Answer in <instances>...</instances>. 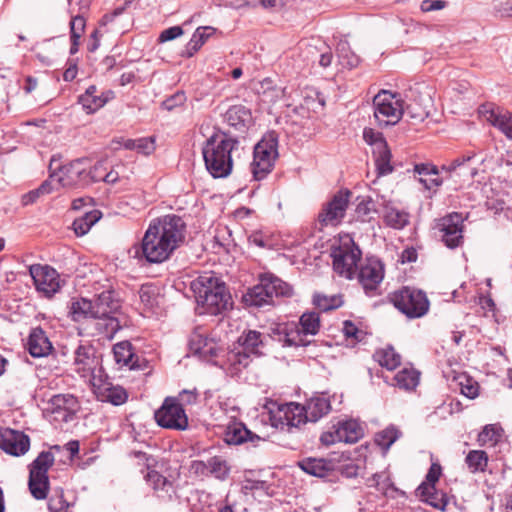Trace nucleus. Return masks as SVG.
<instances>
[{
	"label": "nucleus",
	"mask_w": 512,
	"mask_h": 512,
	"mask_svg": "<svg viewBox=\"0 0 512 512\" xmlns=\"http://www.w3.org/2000/svg\"><path fill=\"white\" fill-rule=\"evenodd\" d=\"M320 441L325 446H330L337 442H343L340 433L338 434V427L334 431L323 432L320 436Z\"/></svg>",
	"instance_id": "0e129e2a"
},
{
	"label": "nucleus",
	"mask_w": 512,
	"mask_h": 512,
	"mask_svg": "<svg viewBox=\"0 0 512 512\" xmlns=\"http://www.w3.org/2000/svg\"><path fill=\"white\" fill-rule=\"evenodd\" d=\"M414 172L417 174L418 180L425 189L432 190L438 188L442 184V179L439 177L438 169L435 165L430 163H420L414 166Z\"/></svg>",
	"instance_id": "bb28decb"
},
{
	"label": "nucleus",
	"mask_w": 512,
	"mask_h": 512,
	"mask_svg": "<svg viewBox=\"0 0 512 512\" xmlns=\"http://www.w3.org/2000/svg\"><path fill=\"white\" fill-rule=\"evenodd\" d=\"M351 191L341 189L322 208L318 220L322 226L338 225L346 214L350 202Z\"/></svg>",
	"instance_id": "4468645a"
},
{
	"label": "nucleus",
	"mask_w": 512,
	"mask_h": 512,
	"mask_svg": "<svg viewBox=\"0 0 512 512\" xmlns=\"http://www.w3.org/2000/svg\"><path fill=\"white\" fill-rule=\"evenodd\" d=\"M473 157L470 155H463L460 157H457L456 159L452 160L448 164H445L442 166V169L452 173L457 172L459 170L458 175H464L469 174L471 177L473 176V168H470L468 166V163L471 161Z\"/></svg>",
	"instance_id": "c03bdc74"
},
{
	"label": "nucleus",
	"mask_w": 512,
	"mask_h": 512,
	"mask_svg": "<svg viewBox=\"0 0 512 512\" xmlns=\"http://www.w3.org/2000/svg\"><path fill=\"white\" fill-rule=\"evenodd\" d=\"M344 50V44H342L340 49L341 53L339 55L341 64L349 69L357 67L360 63V58L352 52L349 54H343Z\"/></svg>",
	"instance_id": "13d9d810"
},
{
	"label": "nucleus",
	"mask_w": 512,
	"mask_h": 512,
	"mask_svg": "<svg viewBox=\"0 0 512 512\" xmlns=\"http://www.w3.org/2000/svg\"><path fill=\"white\" fill-rule=\"evenodd\" d=\"M87 164L88 160L86 158H79L58 167L60 172L59 184L67 188L87 186Z\"/></svg>",
	"instance_id": "2eb2a0df"
},
{
	"label": "nucleus",
	"mask_w": 512,
	"mask_h": 512,
	"mask_svg": "<svg viewBox=\"0 0 512 512\" xmlns=\"http://www.w3.org/2000/svg\"><path fill=\"white\" fill-rule=\"evenodd\" d=\"M156 423L165 429L184 431L188 428V416L176 397H166L155 411Z\"/></svg>",
	"instance_id": "9b49d317"
},
{
	"label": "nucleus",
	"mask_w": 512,
	"mask_h": 512,
	"mask_svg": "<svg viewBox=\"0 0 512 512\" xmlns=\"http://www.w3.org/2000/svg\"><path fill=\"white\" fill-rule=\"evenodd\" d=\"M442 475V467L438 462H433L426 474V480L420 485H431L436 486L439 478Z\"/></svg>",
	"instance_id": "4d7b16f0"
},
{
	"label": "nucleus",
	"mask_w": 512,
	"mask_h": 512,
	"mask_svg": "<svg viewBox=\"0 0 512 512\" xmlns=\"http://www.w3.org/2000/svg\"><path fill=\"white\" fill-rule=\"evenodd\" d=\"M270 336L283 347L307 346L310 341L302 337L299 327L295 323H281L271 328Z\"/></svg>",
	"instance_id": "6ab92c4d"
},
{
	"label": "nucleus",
	"mask_w": 512,
	"mask_h": 512,
	"mask_svg": "<svg viewBox=\"0 0 512 512\" xmlns=\"http://www.w3.org/2000/svg\"><path fill=\"white\" fill-rule=\"evenodd\" d=\"M362 252L352 239L342 242L331 251L334 271L347 279H352L356 273Z\"/></svg>",
	"instance_id": "ddd939ff"
},
{
	"label": "nucleus",
	"mask_w": 512,
	"mask_h": 512,
	"mask_svg": "<svg viewBox=\"0 0 512 512\" xmlns=\"http://www.w3.org/2000/svg\"><path fill=\"white\" fill-rule=\"evenodd\" d=\"M383 219L388 227L400 230L409 224V213L394 206L386 205Z\"/></svg>",
	"instance_id": "7c9ffc66"
},
{
	"label": "nucleus",
	"mask_w": 512,
	"mask_h": 512,
	"mask_svg": "<svg viewBox=\"0 0 512 512\" xmlns=\"http://www.w3.org/2000/svg\"><path fill=\"white\" fill-rule=\"evenodd\" d=\"M136 150L144 155H149L155 150L153 138L137 139Z\"/></svg>",
	"instance_id": "e2e57ef3"
},
{
	"label": "nucleus",
	"mask_w": 512,
	"mask_h": 512,
	"mask_svg": "<svg viewBox=\"0 0 512 512\" xmlns=\"http://www.w3.org/2000/svg\"><path fill=\"white\" fill-rule=\"evenodd\" d=\"M447 5V2L444 0H423L421 2V10L423 12H431L436 10H441L445 8Z\"/></svg>",
	"instance_id": "69168bd1"
},
{
	"label": "nucleus",
	"mask_w": 512,
	"mask_h": 512,
	"mask_svg": "<svg viewBox=\"0 0 512 512\" xmlns=\"http://www.w3.org/2000/svg\"><path fill=\"white\" fill-rule=\"evenodd\" d=\"M357 218L365 222L371 219V214L375 212V205L370 197H363L355 209Z\"/></svg>",
	"instance_id": "09e8293b"
},
{
	"label": "nucleus",
	"mask_w": 512,
	"mask_h": 512,
	"mask_svg": "<svg viewBox=\"0 0 512 512\" xmlns=\"http://www.w3.org/2000/svg\"><path fill=\"white\" fill-rule=\"evenodd\" d=\"M331 411V402L324 393H316L304 404L295 402L278 406L277 411H271L270 420L278 429L291 432L307 422L315 423Z\"/></svg>",
	"instance_id": "7ed1b4c3"
},
{
	"label": "nucleus",
	"mask_w": 512,
	"mask_h": 512,
	"mask_svg": "<svg viewBox=\"0 0 512 512\" xmlns=\"http://www.w3.org/2000/svg\"><path fill=\"white\" fill-rule=\"evenodd\" d=\"M139 297L147 308H153L157 303L156 289L152 285H142L139 289Z\"/></svg>",
	"instance_id": "603ef678"
},
{
	"label": "nucleus",
	"mask_w": 512,
	"mask_h": 512,
	"mask_svg": "<svg viewBox=\"0 0 512 512\" xmlns=\"http://www.w3.org/2000/svg\"><path fill=\"white\" fill-rule=\"evenodd\" d=\"M420 373L414 368H403L394 377L396 385L404 390H414L419 384Z\"/></svg>",
	"instance_id": "e433bc0d"
},
{
	"label": "nucleus",
	"mask_w": 512,
	"mask_h": 512,
	"mask_svg": "<svg viewBox=\"0 0 512 512\" xmlns=\"http://www.w3.org/2000/svg\"><path fill=\"white\" fill-rule=\"evenodd\" d=\"M98 396L101 401L109 402L116 406L125 403L128 398L127 392L123 387L111 384H105L100 387Z\"/></svg>",
	"instance_id": "2f4dec72"
},
{
	"label": "nucleus",
	"mask_w": 512,
	"mask_h": 512,
	"mask_svg": "<svg viewBox=\"0 0 512 512\" xmlns=\"http://www.w3.org/2000/svg\"><path fill=\"white\" fill-rule=\"evenodd\" d=\"M55 462L51 451H42L28 466V488L37 500L46 499L50 490L48 471Z\"/></svg>",
	"instance_id": "1a4fd4ad"
},
{
	"label": "nucleus",
	"mask_w": 512,
	"mask_h": 512,
	"mask_svg": "<svg viewBox=\"0 0 512 512\" xmlns=\"http://www.w3.org/2000/svg\"><path fill=\"white\" fill-rule=\"evenodd\" d=\"M184 33L182 27L180 26H172L165 30H163L158 38V41L161 43L171 41L181 36Z\"/></svg>",
	"instance_id": "bf43d9fd"
},
{
	"label": "nucleus",
	"mask_w": 512,
	"mask_h": 512,
	"mask_svg": "<svg viewBox=\"0 0 512 512\" xmlns=\"http://www.w3.org/2000/svg\"><path fill=\"white\" fill-rule=\"evenodd\" d=\"M99 210H91L84 213L83 216L76 218L72 227L77 236H83L91 229V227L101 218Z\"/></svg>",
	"instance_id": "f704fd0d"
},
{
	"label": "nucleus",
	"mask_w": 512,
	"mask_h": 512,
	"mask_svg": "<svg viewBox=\"0 0 512 512\" xmlns=\"http://www.w3.org/2000/svg\"><path fill=\"white\" fill-rule=\"evenodd\" d=\"M292 287L281 279L269 275L262 276L258 284L249 288L242 296V301L247 307L260 308L274 304V297H290Z\"/></svg>",
	"instance_id": "423d86ee"
},
{
	"label": "nucleus",
	"mask_w": 512,
	"mask_h": 512,
	"mask_svg": "<svg viewBox=\"0 0 512 512\" xmlns=\"http://www.w3.org/2000/svg\"><path fill=\"white\" fill-rule=\"evenodd\" d=\"M186 223L182 217L167 214L153 219L146 230L141 249L150 263H162L185 241Z\"/></svg>",
	"instance_id": "f257e3e1"
},
{
	"label": "nucleus",
	"mask_w": 512,
	"mask_h": 512,
	"mask_svg": "<svg viewBox=\"0 0 512 512\" xmlns=\"http://www.w3.org/2000/svg\"><path fill=\"white\" fill-rule=\"evenodd\" d=\"M70 504L65 500L63 492L51 497L48 501L50 512H67Z\"/></svg>",
	"instance_id": "5fc2aeb1"
},
{
	"label": "nucleus",
	"mask_w": 512,
	"mask_h": 512,
	"mask_svg": "<svg viewBox=\"0 0 512 512\" xmlns=\"http://www.w3.org/2000/svg\"><path fill=\"white\" fill-rule=\"evenodd\" d=\"M27 348L32 357L40 358L47 356L53 347L45 331L37 327L32 329L29 334Z\"/></svg>",
	"instance_id": "5701e85b"
},
{
	"label": "nucleus",
	"mask_w": 512,
	"mask_h": 512,
	"mask_svg": "<svg viewBox=\"0 0 512 512\" xmlns=\"http://www.w3.org/2000/svg\"><path fill=\"white\" fill-rule=\"evenodd\" d=\"M105 171L106 168L104 167L103 162H97L90 169L87 168V186L91 183L103 181Z\"/></svg>",
	"instance_id": "6e6d98bb"
},
{
	"label": "nucleus",
	"mask_w": 512,
	"mask_h": 512,
	"mask_svg": "<svg viewBox=\"0 0 512 512\" xmlns=\"http://www.w3.org/2000/svg\"><path fill=\"white\" fill-rule=\"evenodd\" d=\"M106 102L107 99L99 95H94L89 98H79V103L88 114L96 112L102 108Z\"/></svg>",
	"instance_id": "3c124183"
},
{
	"label": "nucleus",
	"mask_w": 512,
	"mask_h": 512,
	"mask_svg": "<svg viewBox=\"0 0 512 512\" xmlns=\"http://www.w3.org/2000/svg\"><path fill=\"white\" fill-rule=\"evenodd\" d=\"M29 272L37 290L45 293L47 296H52L59 290V275L54 268L48 265L34 264L30 266Z\"/></svg>",
	"instance_id": "a211bd4d"
},
{
	"label": "nucleus",
	"mask_w": 512,
	"mask_h": 512,
	"mask_svg": "<svg viewBox=\"0 0 512 512\" xmlns=\"http://www.w3.org/2000/svg\"><path fill=\"white\" fill-rule=\"evenodd\" d=\"M199 314L219 315L232 305L231 295L223 282L212 276H201L191 283Z\"/></svg>",
	"instance_id": "39448f33"
},
{
	"label": "nucleus",
	"mask_w": 512,
	"mask_h": 512,
	"mask_svg": "<svg viewBox=\"0 0 512 512\" xmlns=\"http://www.w3.org/2000/svg\"><path fill=\"white\" fill-rule=\"evenodd\" d=\"M113 353L118 364L128 366L130 369H139V357L133 352V346L129 341H121L114 345Z\"/></svg>",
	"instance_id": "cd10ccee"
},
{
	"label": "nucleus",
	"mask_w": 512,
	"mask_h": 512,
	"mask_svg": "<svg viewBox=\"0 0 512 512\" xmlns=\"http://www.w3.org/2000/svg\"><path fill=\"white\" fill-rule=\"evenodd\" d=\"M389 300L401 313L410 319L420 318L429 310V300L422 290L404 286L389 294Z\"/></svg>",
	"instance_id": "6e6552de"
},
{
	"label": "nucleus",
	"mask_w": 512,
	"mask_h": 512,
	"mask_svg": "<svg viewBox=\"0 0 512 512\" xmlns=\"http://www.w3.org/2000/svg\"><path fill=\"white\" fill-rule=\"evenodd\" d=\"M120 309L121 302L117 293L108 289L95 295L92 299L81 298L73 301L70 306V314L76 322L91 319L95 329L93 335L111 340L121 328L117 317Z\"/></svg>",
	"instance_id": "f03ea898"
},
{
	"label": "nucleus",
	"mask_w": 512,
	"mask_h": 512,
	"mask_svg": "<svg viewBox=\"0 0 512 512\" xmlns=\"http://www.w3.org/2000/svg\"><path fill=\"white\" fill-rule=\"evenodd\" d=\"M277 157L278 135L275 131H270L254 147L253 161L250 164L253 178L257 181L264 179L272 171Z\"/></svg>",
	"instance_id": "0eeeda50"
},
{
	"label": "nucleus",
	"mask_w": 512,
	"mask_h": 512,
	"mask_svg": "<svg viewBox=\"0 0 512 512\" xmlns=\"http://www.w3.org/2000/svg\"><path fill=\"white\" fill-rule=\"evenodd\" d=\"M239 347L248 354L260 356L259 347L262 345L261 333L255 330H249L243 333L238 339Z\"/></svg>",
	"instance_id": "c9c22d12"
},
{
	"label": "nucleus",
	"mask_w": 512,
	"mask_h": 512,
	"mask_svg": "<svg viewBox=\"0 0 512 512\" xmlns=\"http://www.w3.org/2000/svg\"><path fill=\"white\" fill-rule=\"evenodd\" d=\"M145 479L147 483L152 487V489L158 493V496H161L160 493H164L170 497L169 492L172 489L173 484L158 471H148Z\"/></svg>",
	"instance_id": "a19ab883"
},
{
	"label": "nucleus",
	"mask_w": 512,
	"mask_h": 512,
	"mask_svg": "<svg viewBox=\"0 0 512 512\" xmlns=\"http://www.w3.org/2000/svg\"><path fill=\"white\" fill-rule=\"evenodd\" d=\"M96 353V348L91 344H81L75 350L74 365L82 377L92 374L97 367L99 361Z\"/></svg>",
	"instance_id": "aec40b11"
},
{
	"label": "nucleus",
	"mask_w": 512,
	"mask_h": 512,
	"mask_svg": "<svg viewBox=\"0 0 512 512\" xmlns=\"http://www.w3.org/2000/svg\"><path fill=\"white\" fill-rule=\"evenodd\" d=\"M363 139L367 144L374 147L373 150H378V148H384V146L388 145L383 134L381 132H376L372 128L364 129Z\"/></svg>",
	"instance_id": "8fccbe9b"
},
{
	"label": "nucleus",
	"mask_w": 512,
	"mask_h": 512,
	"mask_svg": "<svg viewBox=\"0 0 512 512\" xmlns=\"http://www.w3.org/2000/svg\"><path fill=\"white\" fill-rule=\"evenodd\" d=\"M190 471L199 477H209L208 459L194 460L191 462Z\"/></svg>",
	"instance_id": "680f3d73"
},
{
	"label": "nucleus",
	"mask_w": 512,
	"mask_h": 512,
	"mask_svg": "<svg viewBox=\"0 0 512 512\" xmlns=\"http://www.w3.org/2000/svg\"><path fill=\"white\" fill-rule=\"evenodd\" d=\"M374 117L380 126L395 125L402 118L404 100L400 94L381 90L373 98Z\"/></svg>",
	"instance_id": "9d476101"
},
{
	"label": "nucleus",
	"mask_w": 512,
	"mask_h": 512,
	"mask_svg": "<svg viewBox=\"0 0 512 512\" xmlns=\"http://www.w3.org/2000/svg\"><path fill=\"white\" fill-rule=\"evenodd\" d=\"M459 212H451L439 218L434 228L441 234V241L449 249H456L464 243V221L467 219Z\"/></svg>",
	"instance_id": "f8f14e48"
},
{
	"label": "nucleus",
	"mask_w": 512,
	"mask_h": 512,
	"mask_svg": "<svg viewBox=\"0 0 512 512\" xmlns=\"http://www.w3.org/2000/svg\"><path fill=\"white\" fill-rule=\"evenodd\" d=\"M481 111H491L488 120L491 124L497 127L507 138L512 140V114L509 112H495L499 109L491 108L490 106H483Z\"/></svg>",
	"instance_id": "c85d7f7f"
},
{
	"label": "nucleus",
	"mask_w": 512,
	"mask_h": 512,
	"mask_svg": "<svg viewBox=\"0 0 512 512\" xmlns=\"http://www.w3.org/2000/svg\"><path fill=\"white\" fill-rule=\"evenodd\" d=\"M227 361L230 366L233 367L234 371H240L242 368H246L249 365L250 354L239 347V349L232 350L228 353Z\"/></svg>",
	"instance_id": "a18cd8bd"
},
{
	"label": "nucleus",
	"mask_w": 512,
	"mask_h": 512,
	"mask_svg": "<svg viewBox=\"0 0 512 512\" xmlns=\"http://www.w3.org/2000/svg\"><path fill=\"white\" fill-rule=\"evenodd\" d=\"M189 348L194 354L206 357L216 356V348L201 334L193 333L189 340Z\"/></svg>",
	"instance_id": "4c0bfd02"
},
{
	"label": "nucleus",
	"mask_w": 512,
	"mask_h": 512,
	"mask_svg": "<svg viewBox=\"0 0 512 512\" xmlns=\"http://www.w3.org/2000/svg\"><path fill=\"white\" fill-rule=\"evenodd\" d=\"M299 332L306 339L307 335H316L320 329V316L317 312L303 313L299 319Z\"/></svg>",
	"instance_id": "58836bf2"
},
{
	"label": "nucleus",
	"mask_w": 512,
	"mask_h": 512,
	"mask_svg": "<svg viewBox=\"0 0 512 512\" xmlns=\"http://www.w3.org/2000/svg\"><path fill=\"white\" fill-rule=\"evenodd\" d=\"M298 466L307 474L323 478L328 476L335 469L332 460L324 458L307 457L298 462Z\"/></svg>",
	"instance_id": "393cba45"
},
{
	"label": "nucleus",
	"mask_w": 512,
	"mask_h": 512,
	"mask_svg": "<svg viewBox=\"0 0 512 512\" xmlns=\"http://www.w3.org/2000/svg\"><path fill=\"white\" fill-rule=\"evenodd\" d=\"M465 463L471 473L484 472L488 464V455L483 450H471L465 458Z\"/></svg>",
	"instance_id": "79ce46f5"
},
{
	"label": "nucleus",
	"mask_w": 512,
	"mask_h": 512,
	"mask_svg": "<svg viewBox=\"0 0 512 512\" xmlns=\"http://www.w3.org/2000/svg\"><path fill=\"white\" fill-rule=\"evenodd\" d=\"M50 406L52 414L56 415V419L68 422L72 420L75 413L77 400L69 394H57L51 398Z\"/></svg>",
	"instance_id": "4be33fe9"
},
{
	"label": "nucleus",
	"mask_w": 512,
	"mask_h": 512,
	"mask_svg": "<svg viewBox=\"0 0 512 512\" xmlns=\"http://www.w3.org/2000/svg\"><path fill=\"white\" fill-rule=\"evenodd\" d=\"M225 120L230 126L243 132L252 123V114L244 105H233L227 110Z\"/></svg>",
	"instance_id": "a878e982"
},
{
	"label": "nucleus",
	"mask_w": 512,
	"mask_h": 512,
	"mask_svg": "<svg viewBox=\"0 0 512 512\" xmlns=\"http://www.w3.org/2000/svg\"><path fill=\"white\" fill-rule=\"evenodd\" d=\"M416 495L422 502L440 511H445L449 503L447 494L436 489V486L419 485L416 489Z\"/></svg>",
	"instance_id": "b1692460"
},
{
	"label": "nucleus",
	"mask_w": 512,
	"mask_h": 512,
	"mask_svg": "<svg viewBox=\"0 0 512 512\" xmlns=\"http://www.w3.org/2000/svg\"><path fill=\"white\" fill-rule=\"evenodd\" d=\"M239 141L226 133L213 134L202 147L207 171L214 178H224L231 174L233 155L239 150Z\"/></svg>",
	"instance_id": "20e7f679"
},
{
	"label": "nucleus",
	"mask_w": 512,
	"mask_h": 512,
	"mask_svg": "<svg viewBox=\"0 0 512 512\" xmlns=\"http://www.w3.org/2000/svg\"><path fill=\"white\" fill-rule=\"evenodd\" d=\"M400 435L401 432L397 428L391 426L375 435V443L382 449L383 454H386Z\"/></svg>",
	"instance_id": "37998d69"
},
{
	"label": "nucleus",
	"mask_w": 512,
	"mask_h": 512,
	"mask_svg": "<svg viewBox=\"0 0 512 512\" xmlns=\"http://www.w3.org/2000/svg\"><path fill=\"white\" fill-rule=\"evenodd\" d=\"M384 278V264L375 258H369L360 267L358 273L359 283L362 285L366 295L375 296L380 283Z\"/></svg>",
	"instance_id": "dca6fc26"
},
{
	"label": "nucleus",
	"mask_w": 512,
	"mask_h": 512,
	"mask_svg": "<svg viewBox=\"0 0 512 512\" xmlns=\"http://www.w3.org/2000/svg\"><path fill=\"white\" fill-rule=\"evenodd\" d=\"M209 477L225 481L229 478L231 467L223 456H213L208 458Z\"/></svg>",
	"instance_id": "72a5a7b5"
},
{
	"label": "nucleus",
	"mask_w": 512,
	"mask_h": 512,
	"mask_svg": "<svg viewBox=\"0 0 512 512\" xmlns=\"http://www.w3.org/2000/svg\"><path fill=\"white\" fill-rule=\"evenodd\" d=\"M178 401L182 404V406L185 405H192L197 402L198 394L195 390H183L179 393V396L177 397Z\"/></svg>",
	"instance_id": "774afa93"
},
{
	"label": "nucleus",
	"mask_w": 512,
	"mask_h": 512,
	"mask_svg": "<svg viewBox=\"0 0 512 512\" xmlns=\"http://www.w3.org/2000/svg\"><path fill=\"white\" fill-rule=\"evenodd\" d=\"M373 155L378 176L388 175L393 172L394 168L391 165L392 155L388 145L384 146V148L373 150Z\"/></svg>",
	"instance_id": "ea45409f"
},
{
	"label": "nucleus",
	"mask_w": 512,
	"mask_h": 512,
	"mask_svg": "<svg viewBox=\"0 0 512 512\" xmlns=\"http://www.w3.org/2000/svg\"><path fill=\"white\" fill-rule=\"evenodd\" d=\"M313 303L322 311H329L340 307L343 304V300L340 295L328 297L326 295L316 294L314 295Z\"/></svg>",
	"instance_id": "49530a36"
},
{
	"label": "nucleus",
	"mask_w": 512,
	"mask_h": 512,
	"mask_svg": "<svg viewBox=\"0 0 512 512\" xmlns=\"http://www.w3.org/2000/svg\"><path fill=\"white\" fill-rule=\"evenodd\" d=\"M343 334L346 338H353L357 341H361L362 331L350 320L343 322L342 328Z\"/></svg>",
	"instance_id": "052dcab7"
},
{
	"label": "nucleus",
	"mask_w": 512,
	"mask_h": 512,
	"mask_svg": "<svg viewBox=\"0 0 512 512\" xmlns=\"http://www.w3.org/2000/svg\"><path fill=\"white\" fill-rule=\"evenodd\" d=\"M502 429L495 424L486 425L478 435V442L481 445L487 443L496 444L501 437Z\"/></svg>",
	"instance_id": "de8ad7c7"
},
{
	"label": "nucleus",
	"mask_w": 512,
	"mask_h": 512,
	"mask_svg": "<svg viewBox=\"0 0 512 512\" xmlns=\"http://www.w3.org/2000/svg\"><path fill=\"white\" fill-rule=\"evenodd\" d=\"M338 434L345 443H356L360 438L363 437V428L357 420L350 419L340 421L337 424Z\"/></svg>",
	"instance_id": "c756f323"
},
{
	"label": "nucleus",
	"mask_w": 512,
	"mask_h": 512,
	"mask_svg": "<svg viewBox=\"0 0 512 512\" xmlns=\"http://www.w3.org/2000/svg\"><path fill=\"white\" fill-rule=\"evenodd\" d=\"M216 32V29L211 26L198 27L193 36L195 39L200 40V42L204 45V43Z\"/></svg>",
	"instance_id": "338daca9"
},
{
	"label": "nucleus",
	"mask_w": 512,
	"mask_h": 512,
	"mask_svg": "<svg viewBox=\"0 0 512 512\" xmlns=\"http://www.w3.org/2000/svg\"><path fill=\"white\" fill-rule=\"evenodd\" d=\"M0 449L16 457L25 455L30 449V438L22 431L0 428Z\"/></svg>",
	"instance_id": "f3484780"
},
{
	"label": "nucleus",
	"mask_w": 512,
	"mask_h": 512,
	"mask_svg": "<svg viewBox=\"0 0 512 512\" xmlns=\"http://www.w3.org/2000/svg\"><path fill=\"white\" fill-rule=\"evenodd\" d=\"M187 100L186 94L184 91H177L170 97L166 98L162 102V108L167 111H172L173 109L182 106Z\"/></svg>",
	"instance_id": "864d4df0"
},
{
	"label": "nucleus",
	"mask_w": 512,
	"mask_h": 512,
	"mask_svg": "<svg viewBox=\"0 0 512 512\" xmlns=\"http://www.w3.org/2000/svg\"><path fill=\"white\" fill-rule=\"evenodd\" d=\"M260 440H262L260 436L248 430L242 422L230 423L224 433V441L228 445H240L245 442H251L255 446V443Z\"/></svg>",
	"instance_id": "412c9836"
},
{
	"label": "nucleus",
	"mask_w": 512,
	"mask_h": 512,
	"mask_svg": "<svg viewBox=\"0 0 512 512\" xmlns=\"http://www.w3.org/2000/svg\"><path fill=\"white\" fill-rule=\"evenodd\" d=\"M373 358L381 367H385L388 370L396 369L401 363L400 354L392 346L377 350L373 354Z\"/></svg>",
	"instance_id": "473e14b6"
}]
</instances>
